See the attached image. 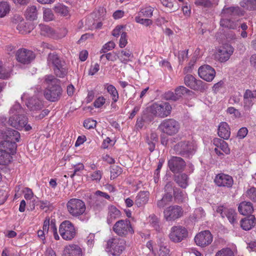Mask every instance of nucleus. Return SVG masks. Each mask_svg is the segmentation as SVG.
<instances>
[{
    "label": "nucleus",
    "instance_id": "obj_22",
    "mask_svg": "<svg viewBox=\"0 0 256 256\" xmlns=\"http://www.w3.org/2000/svg\"><path fill=\"white\" fill-rule=\"evenodd\" d=\"M218 130V134L220 138L224 140H228L229 138L230 135V128L226 122H220Z\"/></svg>",
    "mask_w": 256,
    "mask_h": 256
},
{
    "label": "nucleus",
    "instance_id": "obj_41",
    "mask_svg": "<svg viewBox=\"0 0 256 256\" xmlns=\"http://www.w3.org/2000/svg\"><path fill=\"white\" fill-rule=\"evenodd\" d=\"M162 238L160 239V242H158V244L160 246L158 254L160 256H170V250L166 246H164Z\"/></svg>",
    "mask_w": 256,
    "mask_h": 256
},
{
    "label": "nucleus",
    "instance_id": "obj_39",
    "mask_svg": "<svg viewBox=\"0 0 256 256\" xmlns=\"http://www.w3.org/2000/svg\"><path fill=\"white\" fill-rule=\"evenodd\" d=\"M172 200V196H170L164 194L161 199L157 200L156 203V206L158 208L162 209L171 202Z\"/></svg>",
    "mask_w": 256,
    "mask_h": 256
},
{
    "label": "nucleus",
    "instance_id": "obj_18",
    "mask_svg": "<svg viewBox=\"0 0 256 256\" xmlns=\"http://www.w3.org/2000/svg\"><path fill=\"white\" fill-rule=\"evenodd\" d=\"M170 170L173 173H178L184 170L186 164L184 160L178 156H172L168 162Z\"/></svg>",
    "mask_w": 256,
    "mask_h": 256
},
{
    "label": "nucleus",
    "instance_id": "obj_6",
    "mask_svg": "<svg viewBox=\"0 0 256 256\" xmlns=\"http://www.w3.org/2000/svg\"><path fill=\"white\" fill-rule=\"evenodd\" d=\"M172 108L168 102L153 104L150 108V112L155 116L165 118L170 114Z\"/></svg>",
    "mask_w": 256,
    "mask_h": 256
},
{
    "label": "nucleus",
    "instance_id": "obj_60",
    "mask_svg": "<svg viewBox=\"0 0 256 256\" xmlns=\"http://www.w3.org/2000/svg\"><path fill=\"white\" fill-rule=\"evenodd\" d=\"M44 18L46 21H50L53 20L54 14L52 10L50 8H46L43 12Z\"/></svg>",
    "mask_w": 256,
    "mask_h": 256
},
{
    "label": "nucleus",
    "instance_id": "obj_1",
    "mask_svg": "<svg viewBox=\"0 0 256 256\" xmlns=\"http://www.w3.org/2000/svg\"><path fill=\"white\" fill-rule=\"evenodd\" d=\"M59 80L52 75L45 76V82L48 84L44 90L46 98L52 102L58 101L60 98L62 88L58 84Z\"/></svg>",
    "mask_w": 256,
    "mask_h": 256
},
{
    "label": "nucleus",
    "instance_id": "obj_52",
    "mask_svg": "<svg viewBox=\"0 0 256 256\" xmlns=\"http://www.w3.org/2000/svg\"><path fill=\"white\" fill-rule=\"evenodd\" d=\"M174 198L176 201L178 202H183L185 200V194L178 188L174 191V194L172 196Z\"/></svg>",
    "mask_w": 256,
    "mask_h": 256
},
{
    "label": "nucleus",
    "instance_id": "obj_11",
    "mask_svg": "<svg viewBox=\"0 0 256 256\" xmlns=\"http://www.w3.org/2000/svg\"><path fill=\"white\" fill-rule=\"evenodd\" d=\"M28 118L24 114L11 116L8 121V124L12 127L22 130L24 128L26 131H28L32 129V126L27 124Z\"/></svg>",
    "mask_w": 256,
    "mask_h": 256
},
{
    "label": "nucleus",
    "instance_id": "obj_30",
    "mask_svg": "<svg viewBox=\"0 0 256 256\" xmlns=\"http://www.w3.org/2000/svg\"><path fill=\"white\" fill-rule=\"evenodd\" d=\"M120 54L118 58L124 64H126L128 61L131 60L134 57L133 54L130 49L126 48L121 50Z\"/></svg>",
    "mask_w": 256,
    "mask_h": 256
},
{
    "label": "nucleus",
    "instance_id": "obj_33",
    "mask_svg": "<svg viewBox=\"0 0 256 256\" xmlns=\"http://www.w3.org/2000/svg\"><path fill=\"white\" fill-rule=\"evenodd\" d=\"M25 15L26 18L30 20H34L37 18L38 11L34 6L28 7L26 10Z\"/></svg>",
    "mask_w": 256,
    "mask_h": 256
},
{
    "label": "nucleus",
    "instance_id": "obj_61",
    "mask_svg": "<svg viewBox=\"0 0 256 256\" xmlns=\"http://www.w3.org/2000/svg\"><path fill=\"white\" fill-rule=\"evenodd\" d=\"M96 125V121L90 118L84 120V126L87 129L94 128Z\"/></svg>",
    "mask_w": 256,
    "mask_h": 256
},
{
    "label": "nucleus",
    "instance_id": "obj_25",
    "mask_svg": "<svg viewBox=\"0 0 256 256\" xmlns=\"http://www.w3.org/2000/svg\"><path fill=\"white\" fill-rule=\"evenodd\" d=\"M256 219L254 215H250L248 216L241 220L240 226L245 230H248L254 227L256 224Z\"/></svg>",
    "mask_w": 256,
    "mask_h": 256
},
{
    "label": "nucleus",
    "instance_id": "obj_26",
    "mask_svg": "<svg viewBox=\"0 0 256 256\" xmlns=\"http://www.w3.org/2000/svg\"><path fill=\"white\" fill-rule=\"evenodd\" d=\"M238 210L242 215H252L251 214L254 212L253 205L250 202H242L240 204Z\"/></svg>",
    "mask_w": 256,
    "mask_h": 256
},
{
    "label": "nucleus",
    "instance_id": "obj_42",
    "mask_svg": "<svg viewBox=\"0 0 256 256\" xmlns=\"http://www.w3.org/2000/svg\"><path fill=\"white\" fill-rule=\"evenodd\" d=\"M12 160V156L8 153L0 151V164L7 165L9 164Z\"/></svg>",
    "mask_w": 256,
    "mask_h": 256
},
{
    "label": "nucleus",
    "instance_id": "obj_34",
    "mask_svg": "<svg viewBox=\"0 0 256 256\" xmlns=\"http://www.w3.org/2000/svg\"><path fill=\"white\" fill-rule=\"evenodd\" d=\"M94 202L92 206L98 211L102 210L106 204V200L101 198L100 196H96L94 198Z\"/></svg>",
    "mask_w": 256,
    "mask_h": 256
},
{
    "label": "nucleus",
    "instance_id": "obj_50",
    "mask_svg": "<svg viewBox=\"0 0 256 256\" xmlns=\"http://www.w3.org/2000/svg\"><path fill=\"white\" fill-rule=\"evenodd\" d=\"M10 69L4 66L2 64V62H0V78L6 79L10 78Z\"/></svg>",
    "mask_w": 256,
    "mask_h": 256
},
{
    "label": "nucleus",
    "instance_id": "obj_54",
    "mask_svg": "<svg viewBox=\"0 0 256 256\" xmlns=\"http://www.w3.org/2000/svg\"><path fill=\"white\" fill-rule=\"evenodd\" d=\"M104 58H106L108 60L114 62L118 58V56L114 52L108 53L107 52L100 56V60H102Z\"/></svg>",
    "mask_w": 256,
    "mask_h": 256
},
{
    "label": "nucleus",
    "instance_id": "obj_57",
    "mask_svg": "<svg viewBox=\"0 0 256 256\" xmlns=\"http://www.w3.org/2000/svg\"><path fill=\"white\" fill-rule=\"evenodd\" d=\"M115 44L112 41H110L105 44H104L101 49L100 52L106 54L108 51H110L114 48Z\"/></svg>",
    "mask_w": 256,
    "mask_h": 256
},
{
    "label": "nucleus",
    "instance_id": "obj_20",
    "mask_svg": "<svg viewBox=\"0 0 256 256\" xmlns=\"http://www.w3.org/2000/svg\"><path fill=\"white\" fill-rule=\"evenodd\" d=\"M234 48L230 44H226L220 48L218 52L217 58L222 62L227 61L233 54Z\"/></svg>",
    "mask_w": 256,
    "mask_h": 256
},
{
    "label": "nucleus",
    "instance_id": "obj_36",
    "mask_svg": "<svg viewBox=\"0 0 256 256\" xmlns=\"http://www.w3.org/2000/svg\"><path fill=\"white\" fill-rule=\"evenodd\" d=\"M240 6L248 10H256V0H241Z\"/></svg>",
    "mask_w": 256,
    "mask_h": 256
},
{
    "label": "nucleus",
    "instance_id": "obj_13",
    "mask_svg": "<svg viewBox=\"0 0 256 256\" xmlns=\"http://www.w3.org/2000/svg\"><path fill=\"white\" fill-rule=\"evenodd\" d=\"M182 214V208L177 205L169 206L164 211V218L168 222L180 218Z\"/></svg>",
    "mask_w": 256,
    "mask_h": 256
},
{
    "label": "nucleus",
    "instance_id": "obj_51",
    "mask_svg": "<svg viewBox=\"0 0 256 256\" xmlns=\"http://www.w3.org/2000/svg\"><path fill=\"white\" fill-rule=\"evenodd\" d=\"M154 8L151 6L142 8L138 13V16L146 18H150L152 16Z\"/></svg>",
    "mask_w": 256,
    "mask_h": 256
},
{
    "label": "nucleus",
    "instance_id": "obj_40",
    "mask_svg": "<svg viewBox=\"0 0 256 256\" xmlns=\"http://www.w3.org/2000/svg\"><path fill=\"white\" fill-rule=\"evenodd\" d=\"M104 86L106 88L107 92L111 95L113 102H116L119 98L116 88L112 84H106Z\"/></svg>",
    "mask_w": 256,
    "mask_h": 256
},
{
    "label": "nucleus",
    "instance_id": "obj_16",
    "mask_svg": "<svg viewBox=\"0 0 256 256\" xmlns=\"http://www.w3.org/2000/svg\"><path fill=\"white\" fill-rule=\"evenodd\" d=\"M215 184L218 187L232 188L234 184V180L232 176L224 173L216 175L214 179Z\"/></svg>",
    "mask_w": 256,
    "mask_h": 256
},
{
    "label": "nucleus",
    "instance_id": "obj_12",
    "mask_svg": "<svg viewBox=\"0 0 256 256\" xmlns=\"http://www.w3.org/2000/svg\"><path fill=\"white\" fill-rule=\"evenodd\" d=\"M188 230L181 226H172L169 234L170 239L174 242H180L188 236Z\"/></svg>",
    "mask_w": 256,
    "mask_h": 256
},
{
    "label": "nucleus",
    "instance_id": "obj_24",
    "mask_svg": "<svg viewBox=\"0 0 256 256\" xmlns=\"http://www.w3.org/2000/svg\"><path fill=\"white\" fill-rule=\"evenodd\" d=\"M121 212L116 206H110L108 208L107 222L111 224L114 220L121 217Z\"/></svg>",
    "mask_w": 256,
    "mask_h": 256
},
{
    "label": "nucleus",
    "instance_id": "obj_32",
    "mask_svg": "<svg viewBox=\"0 0 256 256\" xmlns=\"http://www.w3.org/2000/svg\"><path fill=\"white\" fill-rule=\"evenodd\" d=\"M40 33L42 35L56 38V34L54 31L49 26L46 25H40Z\"/></svg>",
    "mask_w": 256,
    "mask_h": 256
},
{
    "label": "nucleus",
    "instance_id": "obj_48",
    "mask_svg": "<svg viewBox=\"0 0 256 256\" xmlns=\"http://www.w3.org/2000/svg\"><path fill=\"white\" fill-rule=\"evenodd\" d=\"M110 178L114 180L120 175L122 172V168L116 165H113L110 166Z\"/></svg>",
    "mask_w": 256,
    "mask_h": 256
},
{
    "label": "nucleus",
    "instance_id": "obj_55",
    "mask_svg": "<svg viewBox=\"0 0 256 256\" xmlns=\"http://www.w3.org/2000/svg\"><path fill=\"white\" fill-rule=\"evenodd\" d=\"M22 110L20 104L16 102L10 109V114L12 116L20 114V113H22Z\"/></svg>",
    "mask_w": 256,
    "mask_h": 256
},
{
    "label": "nucleus",
    "instance_id": "obj_19",
    "mask_svg": "<svg viewBox=\"0 0 256 256\" xmlns=\"http://www.w3.org/2000/svg\"><path fill=\"white\" fill-rule=\"evenodd\" d=\"M18 142L15 139H4L0 142V151L6 152L10 154H14L16 152Z\"/></svg>",
    "mask_w": 256,
    "mask_h": 256
},
{
    "label": "nucleus",
    "instance_id": "obj_45",
    "mask_svg": "<svg viewBox=\"0 0 256 256\" xmlns=\"http://www.w3.org/2000/svg\"><path fill=\"white\" fill-rule=\"evenodd\" d=\"M205 216L206 213L204 210L202 208H198L194 210L192 216V218L195 221H198L202 219Z\"/></svg>",
    "mask_w": 256,
    "mask_h": 256
},
{
    "label": "nucleus",
    "instance_id": "obj_23",
    "mask_svg": "<svg viewBox=\"0 0 256 256\" xmlns=\"http://www.w3.org/2000/svg\"><path fill=\"white\" fill-rule=\"evenodd\" d=\"M150 193L148 191H140L136 198L135 204L138 207L144 206L148 201Z\"/></svg>",
    "mask_w": 256,
    "mask_h": 256
},
{
    "label": "nucleus",
    "instance_id": "obj_49",
    "mask_svg": "<svg viewBox=\"0 0 256 256\" xmlns=\"http://www.w3.org/2000/svg\"><path fill=\"white\" fill-rule=\"evenodd\" d=\"M246 196L254 202H256V188L251 187L245 192Z\"/></svg>",
    "mask_w": 256,
    "mask_h": 256
},
{
    "label": "nucleus",
    "instance_id": "obj_31",
    "mask_svg": "<svg viewBox=\"0 0 256 256\" xmlns=\"http://www.w3.org/2000/svg\"><path fill=\"white\" fill-rule=\"evenodd\" d=\"M148 219L149 224L152 228L156 231L159 232L160 230V219L156 214H152L150 215Z\"/></svg>",
    "mask_w": 256,
    "mask_h": 256
},
{
    "label": "nucleus",
    "instance_id": "obj_38",
    "mask_svg": "<svg viewBox=\"0 0 256 256\" xmlns=\"http://www.w3.org/2000/svg\"><path fill=\"white\" fill-rule=\"evenodd\" d=\"M174 91L178 100L182 98V96L185 94H190L192 92V91L182 86L176 87Z\"/></svg>",
    "mask_w": 256,
    "mask_h": 256
},
{
    "label": "nucleus",
    "instance_id": "obj_59",
    "mask_svg": "<svg viewBox=\"0 0 256 256\" xmlns=\"http://www.w3.org/2000/svg\"><path fill=\"white\" fill-rule=\"evenodd\" d=\"M164 98L167 100H172L176 102L178 100L176 96L175 92H174L172 91H168L164 94Z\"/></svg>",
    "mask_w": 256,
    "mask_h": 256
},
{
    "label": "nucleus",
    "instance_id": "obj_46",
    "mask_svg": "<svg viewBox=\"0 0 256 256\" xmlns=\"http://www.w3.org/2000/svg\"><path fill=\"white\" fill-rule=\"evenodd\" d=\"M174 188V184L171 182H168L164 187V194L170 196H172L174 194V191L176 190Z\"/></svg>",
    "mask_w": 256,
    "mask_h": 256
},
{
    "label": "nucleus",
    "instance_id": "obj_47",
    "mask_svg": "<svg viewBox=\"0 0 256 256\" xmlns=\"http://www.w3.org/2000/svg\"><path fill=\"white\" fill-rule=\"evenodd\" d=\"M54 10L55 12L63 16H66L68 13L67 7L59 3L54 6Z\"/></svg>",
    "mask_w": 256,
    "mask_h": 256
},
{
    "label": "nucleus",
    "instance_id": "obj_29",
    "mask_svg": "<svg viewBox=\"0 0 256 256\" xmlns=\"http://www.w3.org/2000/svg\"><path fill=\"white\" fill-rule=\"evenodd\" d=\"M174 181L182 188H186L188 186V177L184 174H181L174 176Z\"/></svg>",
    "mask_w": 256,
    "mask_h": 256
},
{
    "label": "nucleus",
    "instance_id": "obj_7",
    "mask_svg": "<svg viewBox=\"0 0 256 256\" xmlns=\"http://www.w3.org/2000/svg\"><path fill=\"white\" fill-rule=\"evenodd\" d=\"M160 130L168 136H174L177 134L180 128V123L174 118L164 120L158 126Z\"/></svg>",
    "mask_w": 256,
    "mask_h": 256
},
{
    "label": "nucleus",
    "instance_id": "obj_5",
    "mask_svg": "<svg viewBox=\"0 0 256 256\" xmlns=\"http://www.w3.org/2000/svg\"><path fill=\"white\" fill-rule=\"evenodd\" d=\"M66 207L69 214L74 217L82 216L86 210L84 202L78 198L70 199L66 204Z\"/></svg>",
    "mask_w": 256,
    "mask_h": 256
},
{
    "label": "nucleus",
    "instance_id": "obj_58",
    "mask_svg": "<svg viewBox=\"0 0 256 256\" xmlns=\"http://www.w3.org/2000/svg\"><path fill=\"white\" fill-rule=\"evenodd\" d=\"M216 256H234V254L230 248H226L217 252Z\"/></svg>",
    "mask_w": 256,
    "mask_h": 256
},
{
    "label": "nucleus",
    "instance_id": "obj_35",
    "mask_svg": "<svg viewBox=\"0 0 256 256\" xmlns=\"http://www.w3.org/2000/svg\"><path fill=\"white\" fill-rule=\"evenodd\" d=\"M238 20L234 22L228 18H222L220 21V25L224 28L234 30L238 26Z\"/></svg>",
    "mask_w": 256,
    "mask_h": 256
},
{
    "label": "nucleus",
    "instance_id": "obj_62",
    "mask_svg": "<svg viewBox=\"0 0 256 256\" xmlns=\"http://www.w3.org/2000/svg\"><path fill=\"white\" fill-rule=\"evenodd\" d=\"M127 44V34L126 32H122L121 34L119 46L120 48H123L126 46Z\"/></svg>",
    "mask_w": 256,
    "mask_h": 256
},
{
    "label": "nucleus",
    "instance_id": "obj_4",
    "mask_svg": "<svg viewBox=\"0 0 256 256\" xmlns=\"http://www.w3.org/2000/svg\"><path fill=\"white\" fill-rule=\"evenodd\" d=\"M112 230L119 236L126 237L134 233L130 220L128 219L117 221L113 226Z\"/></svg>",
    "mask_w": 256,
    "mask_h": 256
},
{
    "label": "nucleus",
    "instance_id": "obj_28",
    "mask_svg": "<svg viewBox=\"0 0 256 256\" xmlns=\"http://www.w3.org/2000/svg\"><path fill=\"white\" fill-rule=\"evenodd\" d=\"M28 108L30 110H38L43 107L42 102L36 98H32L29 99L26 104Z\"/></svg>",
    "mask_w": 256,
    "mask_h": 256
},
{
    "label": "nucleus",
    "instance_id": "obj_8",
    "mask_svg": "<svg viewBox=\"0 0 256 256\" xmlns=\"http://www.w3.org/2000/svg\"><path fill=\"white\" fill-rule=\"evenodd\" d=\"M106 248L114 256H120L125 248V241L118 237L110 238L107 242Z\"/></svg>",
    "mask_w": 256,
    "mask_h": 256
},
{
    "label": "nucleus",
    "instance_id": "obj_10",
    "mask_svg": "<svg viewBox=\"0 0 256 256\" xmlns=\"http://www.w3.org/2000/svg\"><path fill=\"white\" fill-rule=\"evenodd\" d=\"M59 232L62 238L66 240H72L76 236L74 226L68 220H64L60 224Z\"/></svg>",
    "mask_w": 256,
    "mask_h": 256
},
{
    "label": "nucleus",
    "instance_id": "obj_43",
    "mask_svg": "<svg viewBox=\"0 0 256 256\" xmlns=\"http://www.w3.org/2000/svg\"><path fill=\"white\" fill-rule=\"evenodd\" d=\"M251 98H256V90L252 92L250 90H246L244 95V103L252 104Z\"/></svg>",
    "mask_w": 256,
    "mask_h": 256
},
{
    "label": "nucleus",
    "instance_id": "obj_44",
    "mask_svg": "<svg viewBox=\"0 0 256 256\" xmlns=\"http://www.w3.org/2000/svg\"><path fill=\"white\" fill-rule=\"evenodd\" d=\"M10 6L7 2H0V18L4 17L10 12Z\"/></svg>",
    "mask_w": 256,
    "mask_h": 256
},
{
    "label": "nucleus",
    "instance_id": "obj_27",
    "mask_svg": "<svg viewBox=\"0 0 256 256\" xmlns=\"http://www.w3.org/2000/svg\"><path fill=\"white\" fill-rule=\"evenodd\" d=\"M222 12L224 14L232 16H242L244 15V10L238 6L224 8Z\"/></svg>",
    "mask_w": 256,
    "mask_h": 256
},
{
    "label": "nucleus",
    "instance_id": "obj_3",
    "mask_svg": "<svg viewBox=\"0 0 256 256\" xmlns=\"http://www.w3.org/2000/svg\"><path fill=\"white\" fill-rule=\"evenodd\" d=\"M174 150L176 154L190 158L195 154L196 146L192 142L181 141L174 146Z\"/></svg>",
    "mask_w": 256,
    "mask_h": 256
},
{
    "label": "nucleus",
    "instance_id": "obj_15",
    "mask_svg": "<svg viewBox=\"0 0 256 256\" xmlns=\"http://www.w3.org/2000/svg\"><path fill=\"white\" fill-rule=\"evenodd\" d=\"M34 58V54L32 50L26 48H20L16 53V60L24 64L30 63Z\"/></svg>",
    "mask_w": 256,
    "mask_h": 256
},
{
    "label": "nucleus",
    "instance_id": "obj_17",
    "mask_svg": "<svg viewBox=\"0 0 256 256\" xmlns=\"http://www.w3.org/2000/svg\"><path fill=\"white\" fill-rule=\"evenodd\" d=\"M214 69L208 64L200 66L198 70V74L200 78L204 80L210 82L216 76Z\"/></svg>",
    "mask_w": 256,
    "mask_h": 256
},
{
    "label": "nucleus",
    "instance_id": "obj_37",
    "mask_svg": "<svg viewBox=\"0 0 256 256\" xmlns=\"http://www.w3.org/2000/svg\"><path fill=\"white\" fill-rule=\"evenodd\" d=\"M224 216L228 218L232 224L234 225L236 223L237 214L234 210L232 208L225 210Z\"/></svg>",
    "mask_w": 256,
    "mask_h": 256
},
{
    "label": "nucleus",
    "instance_id": "obj_64",
    "mask_svg": "<svg viewBox=\"0 0 256 256\" xmlns=\"http://www.w3.org/2000/svg\"><path fill=\"white\" fill-rule=\"evenodd\" d=\"M105 103V98L104 97H99L94 102L96 108H100Z\"/></svg>",
    "mask_w": 256,
    "mask_h": 256
},
{
    "label": "nucleus",
    "instance_id": "obj_2",
    "mask_svg": "<svg viewBox=\"0 0 256 256\" xmlns=\"http://www.w3.org/2000/svg\"><path fill=\"white\" fill-rule=\"evenodd\" d=\"M48 64L52 67L57 77L63 78L68 74L66 62L56 52L50 53L47 58Z\"/></svg>",
    "mask_w": 256,
    "mask_h": 256
},
{
    "label": "nucleus",
    "instance_id": "obj_63",
    "mask_svg": "<svg viewBox=\"0 0 256 256\" xmlns=\"http://www.w3.org/2000/svg\"><path fill=\"white\" fill-rule=\"evenodd\" d=\"M194 4L196 6H203L205 8H210L212 6V3L209 0H197Z\"/></svg>",
    "mask_w": 256,
    "mask_h": 256
},
{
    "label": "nucleus",
    "instance_id": "obj_56",
    "mask_svg": "<svg viewBox=\"0 0 256 256\" xmlns=\"http://www.w3.org/2000/svg\"><path fill=\"white\" fill-rule=\"evenodd\" d=\"M135 20L136 22L144 25L146 26H150L152 24V21L148 18H144L142 16H138L135 18Z\"/></svg>",
    "mask_w": 256,
    "mask_h": 256
},
{
    "label": "nucleus",
    "instance_id": "obj_53",
    "mask_svg": "<svg viewBox=\"0 0 256 256\" xmlns=\"http://www.w3.org/2000/svg\"><path fill=\"white\" fill-rule=\"evenodd\" d=\"M16 29L22 34H26L30 32L27 24L24 20L18 24Z\"/></svg>",
    "mask_w": 256,
    "mask_h": 256
},
{
    "label": "nucleus",
    "instance_id": "obj_21",
    "mask_svg": "<svg viewBox=\"0 0 256 256\" xmlns=\"http://www.w3.org/2000/svg\"><path fill=\"white\" fill-rule=\"evenodd\" d=\"M63 256H82V250L76 244L69 245L65 248Z\"/></svg>",
    "mask_w": 256,
    "mask_h": 256
},
{
    "label": "nucleus",
    "instance_id": "obj_14",
    "mask_svg": "<svg viewBox=\"0 0 256 256\" xmlns=\"http://www.w3.org/2000/svg\"><path fill=\"white\" fill-rule=\"evenodd\" d=\"M213 240V236L208 230L198 233L194 237V242L199 246L204 248L210 245Z\"/></svg>",
    "mask_w": 256,
    "mask_h": 256
},
{
    "label": "nucleus",
    "instance_id": "obj_9",
    "mask_svg": "<svg viewBox=\"0 0 256 256\" xmlns=\"http://www.w3.org/2000/svg\"><path fill=\"white\" fill-rule=\"evenodd\" d=\"M184 84L194 90L204 92L208 88V84L200 80H196L192 75L187 74L184 78Z\"/></svg>",
    "mask_w": 256,
    "mask_h": 256
}]
</instances>
